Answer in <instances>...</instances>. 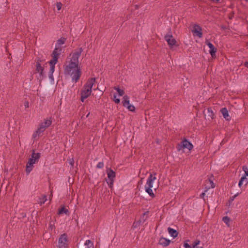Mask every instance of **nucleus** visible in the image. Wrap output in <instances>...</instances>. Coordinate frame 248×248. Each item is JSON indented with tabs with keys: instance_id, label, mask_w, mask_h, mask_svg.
Segmentation results:
<instances>
[{
	"instance_id": "bb28decb",
	"label": "nucleus",
	"mask_w": 248,
	"mask_h": 248,
	"mask_svg": "<svg viewBox=\"0 0 248 248\" xmlns=\"http://www.w3.org/2000/svg\"><path fill=\"white\" fill-rule=\"evenodd\" d=\"M113 101L116 104H119L120 102V99L117 98L116 94L113 95Z\"/></svg>"
},
{
	"instance_id": "6ab92c4d",
	"label": "nucleus",
	"mask_w": 248,
	"mask_h": 248,
	"mask_svg": "<svg viewBox=\"0 0 248 248\" xmlns=\"http://www.w3.org/2000/svg\"><path fill=\"white\" fill-rule=\"evenodd\" d=\"M168 230L169 234L171 236L173 237V238L176 237L177 236L178 232L175 230L169 227L168 228Z\"/></svg>"
},
{
	"instance_id": "423d86ee",
	"label": "nucleus",
	"mask_w": 248,
	"mask_h": 248,
	"mask_svg": "<svg viewBox=\"0 0 248 248\" xmlns=\"http://www.w3.org/2000/svg\"><path fill=\"white\" fill-rule=\"evenodd\" d=\"M155 175V173L151 174L148 177L146 183L144 186L145 192L152 198L155 197V195L152 188L153 187V184L156 179Z\"/></svg>"
},
{
	"instance_id": "5701e85b",
	"label": "nucleus",
	"mask_w": 248,
	"mask_h": 248,
	"mask_svg": "<svg viewBox=\"0 0 248 248\" xmlns=\"http://www.w3.org/2000/svg\"><path fill=\"white\" fill-rule=\"evenodd\" d=\"M222 220L228 227L230 226L231 219L229 217L227 216L224 217H223Z\"/></svg>"
},
{
	"instance_id": "f704fd0d",
	"label": "nucleus",
	"mask_w": 248,
	"mask_h": 248,
	"mask_svg": "<svg viewBox=\"0 0 248 248\" xmlns=\"http://www.w3.org/2000/svg\"><path fill=\"white\" fill-rule=\"evenodd\" d=\"M206 191H207V190H205V191H204V192H202V193L201 194V197H203L204 196V195H205V192H206Z\"/></svg>"
},
{
	"instance_id": "473e14b6",
	"label": "nucleus",
	"mask_w": 248,
	"mask_h": 248,
	"mask_svg": "<svg viewBox=\"0 0 248 248\" xmlns=\"http://www.w3.org/2000/svg\"><path fill=\"white\" fill-rule=\"evenodd\" d=\"M210 183H211V187H212V188H214V187H215V185H214V184L213 182L212 181H210Z\"/></svg>"
},
{
	"instance_id": "393cba45",
	"label": "nucleus",
	"mask_w": 248,
	"mask_h": 248,
	"mask_svg": "<svg viewBox=\"0 0 248 248\" xmlns=\"http://www.w3.org/2000/svg\"><path fill=\"white\" fill-rule=\"evenodd\" d=\"M208 116L211 118L213 119L214 117V113L211 108H208L207 109Z\"/></svg>"
},
{
	"instance_id": "f03ea898",
	"label": "nucleus",
	"mask_w": 248,
	"mask_h": 248,
	"mask_svg": "<svg viewBox=\"0 0 248 248\" xmlns=\"http://www.w3.org/2000/svg\"><path fill=\"white\" fill-rule=\"evenodd\" d=\"M66 38L62 37L57 41L55 44V49L52 54V59L49 62L50 64V69L49 71L48 77L51 79H53V74L55 71V65L58 62V59L61 54L62 45L65 43Z\"/></svg>"
},
{
	"instance_id": "f8f14e48",
	"label": "nucleus",
	"mask_w": 248,
	"mask_h": 248,
	"mask_svg": "<svg viewBox=\"0 0 248 248\" xmlns=\"http://www.w3.org/2000/svg\"><path fill=\"white\" fill-rule=\"evenodd\" d=\"M165 39L170 47L174 46L176 43L175 38L171 34H166L165 36Z\"/></svg>"
},
{
	"instance_id": "4468645a",
	"label": "nucleus",
	"mask_w": 248,
	"mask_h": 248,
	"mask_svg": "<svg viewBox=\"0 0 248 248\" xmlns=\"http://www.w3.org/2000/svg\"><path fill=\"white\" fill-rule=\"evenodd\" d=\"M205 43L210 48L209 50V53L213 58H214L216 56V53L217 51V48L215 47L214 45L208 40L205 41Z\"/></svg>"
},
{
	"instance_id": "412c9836",
	"label": "nucleus",
	"mask_w": 248,
	"mask_h": 248,
	"mask_svg": "<svg viewBox=\"0 0 248 248\" xmlns=\"http://www.w3.org/2000/svg\"><path fill=\"white\" fill-rule=\"evenodd\" d=\"M47 201V197L46 195H43L38 200V203L41 205L44 204Z\"/></svg>"
},
{
	"instance_id": "39448f33",
	"label": "nucleus",
	"mask_w": 248,
	"mask_h": 248,
	"mask_svg": "<svg viewBox=\"0 0 248 248\" xmlns=\"http://www.w3.org/2000/svg\"><path fill=\"white\" fill-rule=\"evenodd\" d=\"M41 157V154L39 153H35L33 151L29 158L26 165V172L27 174L32 171L34 168V165L37 163Z\"/></svg>"
},
{
	"instance_id": "cd10ccee",
	"label": "nucleus",
	"mask_w": 248,
	"mask_h": 248,
	"mask_svg": "<svg viewBox=\"0 0 248 248\" xmlns=\"http://www.w3.org/2000/svg\"><path fill=\"white\" fill-rule=\"evenodd\" d=\"M62 3L61 2H57L56 4V7L58 10H60L62 7Z\"/></svg>"
},
{
	"instance_id": "9b49d317",
	"label": "nucleus",
	"mask_w": 248,
	"mask_h": 248,
	"mask_svg": "<svg viewBox=\"0 0 248 248\" xmlns=\"http://www.w3.org/2000/svg\"><path fill=\"white\" fill-rule=\"evenodd\" d=\"M192 32L194 35L197 36L200 38L202 36V29L199 25L195 24L193 26Z\"/></svg>"
},
{
	"instance_id": "a878e982",
	"label": "nucleus",
	"mask_w": 248,
	"mask_h": 248,
	"mask_svg": "<svg viewBox=\"0 0 248 248\" xmlns=\"http://www.w3.org/2000/svg\"><path fill=\"white\" fill-rule=\"evenodd\" d=\"M188 241L189 240H186L184 242V247L185 248H193V243L191 245H190L188 243Z\"/></svg>"
},
{
	"instance_id": "b1692460",
	"label": "nucleus",
	"mask_w": 248,
	"mask_h": 248,
	"mask_svg": "<svg viewBox=\"0 0 248 248\" xmlns=\"http://www.w3.org/2000/svg\"><path fill=\"white\" fill-rule=\"evenodd\" d=\"M200 243V241L199 240H197L193 242V248H203L202 247L199 246V245Z\"/></svg>"
},
{
	"instance_id": "1a4fd4ad",
	"label": "nucleus",
	"mask_w": 248,
	"mask_h": 248,
	"mask_svg": "<svg viewBox=\"0 0 248 248\" xmlns=\"http://www.w3.org/2000/svg\"><path fill=\"white\" fill-rule=\"evenodd\" d=\"M193 148V144L186 139L183 140L177 146V150L180 151L185 148L191 151Z\"/></svg>"
},
{
	"instance_id": "6e6552de",
	"label": "nucleus",
	"mask_w": 248,
	"mask_h": 248,
	"mask_svg": "<svg viewBox=\"0 0 248 248\" xmlns=\"http://www.w3.org/2000/svg\"><path fill=\"white\" fill-rule=\"evenodd\" d=\"M122 103L123 106L126 108L129 111L135 112V107L134 105L130 103V98L127 95H124L123 97Z\"/></svg>"
},
{
	"instance_id": "20e7f679",
	"label": "nucleus",
	"mask_w": 248,
	"mask_h": 248,
	"mask_svg": "<svg viewBox=\"0 0 248 248\" xmlns=\"http://www.w3.org/2000/svg\"><path fill=\"white\" fill-rule=\"evenodd\" d=\"M95 82V78H91L83 86L81 93V101L83 102L84 100L88 97L92 92V88Z\"/></svg>"
},
{
	"instance_id": "72a5a7b5",
	"label": "nucleus",
	"mask_w": 248,
	"mask_h": 248,
	"mask_svg": "<svg viewBox=\"0 0 248 248\" xmlns=\"http://www.w3.org/2000/svg\"><path fill=\"white\" fill-rule=\"evenodd\" d=\"M244 65H245V66L247 67L248 68V62H246L244 63Z\"/></svg>"
},
{
	"instance_id": "7c9ffc66",
	"label": "nucleus",
	"mask_w": 248,
	"mask_h": 248,
	"mask_svg": "<svg viewBox=\"0 0 248 248\" xmlns=\"http://www.w3.org/2000/svg\"><path fill=\"white\" fill-rule=\"evenodd\" d=\"M113 181L114 180H109L108 182V184L109 187H111L113 186Z\"/></svg>"
},
{
	"instance_id": "f3484780",
	"label": "nucleus",
	"mask_w": 248,
	"mask_h": 248,
	"mask_svg": "<svg viewBox=\"0 0 248 248\" xmlns=\"http://www.w3.org/2000/svg\"><path fill=\"white\" fill-rule=\"evenodd\" d=\"M220 112L222 113L224 119H225L227 120H229L230 119L228 111L226 108H221L220 110Z\"/></svg>"
},
{
	"instance_id": "aec40b11",
	"label": "nucleus",
	"mask_w": 248,
	"mask_h": 248,
	"mask_svg": "<svg viewBox=\"0 0 248 248\" xmlns=\"http://www.w3.org/2000/svg\"><path fill=\"white\" fill-rule=\"evenodd\" d=\"M114 89L117 91L119 96H122L124 94V90L120 89L119 86L114 87Z\"/></svg>"
},
{
	"instance_id": "c756f323",
	"label": "nucleus",
	"mask_w": 248,
	"mask_h": 248,
	"mask_svg": "<svg viewBox=\"0 0 248 248\" xmlns=\"http://www.w3.org/2000/svg\"><path fill=\"white\" fill-rule=\"evenodd\" d=\"M24 106L25 108H29L30 107L29 102L28 101H25L24 103Z\"/></svg>"
},
{
	"instance_id": "4be33fe9",
	"label": "nucleus",
	"mask_w": 248,
	"mask_h": 248,
	"mask_svg": "<svg viewBox=\"0 0 248 248\" xmlns=\"http://www.w3.org/2000/svg\"><path fill=\"white\" fill-rule=\"evenodd\" d=\"M58 214H65L66 215L69 214L68 210L67 209H66L65 208H64V207H63L59 209Z\"/></svg>"
},
{
	"instance_id": "e433bc0d",
	"label": "nucleus",
	"mask_w": 248,
	"mask_h": 248,
	"mask_svg": "<svg viewBox=\"0 0 248 248\" xmlns=\"http://www.w3.org/2000/svg\"><path fill=\"white\" fill-rule=\"evenodd\" d=\"M70 163L72 165L73 164V160H72L71 161H70Z\"/></svg>"
},
{
	"instance_id": "ddd939ff",
	"label": "nucleus",
	"mask_w": 248,
	"mask_h": 248,
	"mask_svg": "<svg viewBox=\"0 0 248 248\" xmlns=\"http://www.w3.org/2000/svg\"><path fill=\"white\" fill-rule=\"evenodd\" d=\"M243 170L245 172V175L241 178V179L239 182L238 186H239V187H241L243 185V180H246V185H247L248 184V179L247 178V176H248V169L247 167L243 166Z\"/></svg>"
},
{
	"instance_id": "7ed1b4c3",
	"label": "nucleus",
	"mask_w": 248,
	"mask_h": 248,
	"mask_svg": "<svg viewBox=\"0 0 248 248\" xmlns=\"http://www.w3.org/2000/svg\"><path fill=\"white\" fill-rule=\"evenodd\" d=\"M51 124V117L44 119L43 121L38 124L37 130L33 133L32 136V139L35 140L36 138L38 137L47 127L50 126Z\"/></svg>"
},
{
	"instance_id": "c9c22d12",
	"label": "nucleus",
	"mask_w": 248,
	"mask_h": 248,
	"mask_svg": "<svg viewBox=\"0 0 248 248\" xmlns=\"http://www.w3.org/2000/svg\"><path fill=\"white\" fill-rule=\"evenodd\" d=\"M54 224H52L51 223L49 224V227L51 228V229H52L53 228Z\"/></svg>"
},
{
	"instance_id": "f257e3e1",
	"label": "nucleus",
	"mask_w": 248,
	"mask_h": 248,
	"mask_svg": "<svg viewBox=\"0 0 248 248\" xmlns=\"http://www.w3.org/2000/svg\"><path fill=\"white\" fill-rule=\"evenodd\" d=\"M82 51L81 47L75 50L71 54L70 60L67 61L63 66L64 74L70 76L72 81L75 83L78 81L81 75V71L78 66V59Z\"/></svg>"
},
{
	"instance_id": "dca6fc26",
	"label": "nucleus",
	"mask_w": 248,
	"mask_h": 248,
	"mask_svg": "<svg viewBox=\"0 0 248 248\" xmlns=\"http://www.w3.org/2000/svg\"><path fill=\"white\" fill-rule=\"evenodd\" d=\"M78 248H93V243L90 240H87L84 245L80 246Z\"/></svg>"
},
{
	"instance_id": "2f4dec72",
	"label": "nucleus",
	"mask_w": 248,
	"mask_h": 248,
	"mask_svg": "<svg viewBox=\"0 0 248 248\" xmlns=\"http://www.w3.org/2000/svg\"><path fill=\"white\" fill-rule=\"evenodd\" d=\"M140 223V221H138L137 222H134V224H133L134 227H137V226L139 225Z\"/></svg>"
},
{
	"instance_id": "4c0bfd02",
	"label": "nucleus",
	"mask_w": 248,
	"mask_h": 248,
	"mask_svg": "<svg viewBox=\"0 0 248 248\" xmlns=\"http://www.w3.org/2000/svg\"><path fill=\"white\" fill-rule=\"evenodd\" d=\"M245 183V185H246V180H243V183Z\"/></svg>"
},
{
	"instance_id": "0eeeda50",
	"label": "nucleus",
	"mask_w": 248,
	"mask_h": 248,
	"mask_svg": "<svg viewBox=\"0 0 248 248\" xmlns=\"http://www.w3.org/2000/svg\"><path fill=\"white\" fill-rule=\"evenodd\" d=\"M68 237L66 233L61 234L58 241L57 247L59 248H67L68 245Z\"/></svg>"
},
{
	"instance_id": "9d476101",
	"label": "nucleus",
	"mask_w": 248,
	"mask_h": 248,
	"mask_svg": "<svg viewBox=\"0 0 248 248\" xmlns=\"http://www.w3.org/2000/svg\"><path fill=\"white\" fill-rule=\"evenodd\" d=\"M41 61L39 59H38L36 62V71L39 74L38 79H39L40 80L43 79L44 76V68L41 65Z\"/></svg>"
},
{
	"instance_id": "a211bd4d",
	"label": "nucleus",
	"mask_w": 248,
	"mask_h": 248,
	"mask_svg": "<svg viewBox=\"0 0 248 248\" xmlns=\"http://www.w3.org/2000/svg\"><path fill=\"white\" fill-rule=\"evenodd\" d=\"M159 243L161 245L166 247L170 244V241L165 238L163 237L160 239Z\"/></svg>"
},
{
	"instance_id": "c85d7f7f",
	"label": "nucleus",
	"mask_w": 248,
	"mask_h": 248,
	"mask_svg": "<svg viewBox=\"0 0 248 248\" xmlns=\"http://www.w3.org/2000/svg\"><path fill=\"white\" fill-rule=\"evenodd\" d=\"M97 168L101 169L104 167V163L103 162H99L97 163L96 166Z\"/></svg>"
},
{
	"instance_id": "58836bf2",
	"label": "nucleus",
	"mask_w": 248,
	"mask_h": 248,
	"mask_svg": "<svg viewBox=\"0 0 248 248\" xmlns=\"http://www.w3.org/2000/svg\"><path fill=\"white\" fill-rule=\"evenodd\" d=\"M89 115V113L88 114V115H87V117H88Z\"/></svg>"
},
{
	"instance_id": "2eb2a0df",
	"label": "nucleus",
	"mask_w": 248,
	"mask_h": 248,
	"mask_svg": "<svg viewBox=\"0 0 248 248\" xmlns=\"http://www.w3.org/2000/svg\"><path fill=\"white\" fill-rule=\"evenodd\" d=\"M108 177L109 180H114L116 176L115 172L111 169H108L107 171Z\"/></svg>"
}]
</instances>
